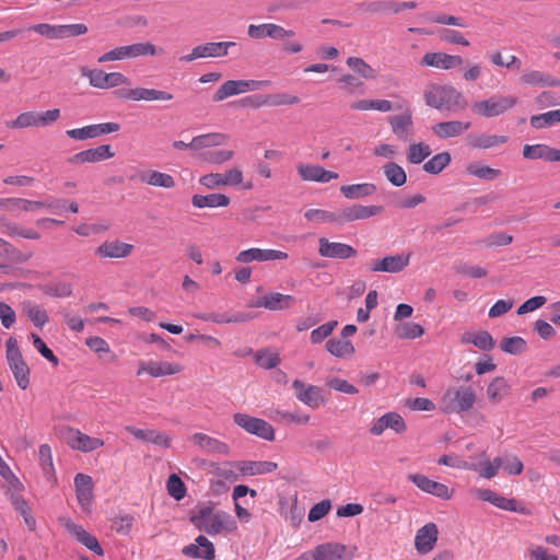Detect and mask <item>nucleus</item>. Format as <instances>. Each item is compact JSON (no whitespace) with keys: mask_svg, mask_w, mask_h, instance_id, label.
<instances>
[{"mask_svg":"<svg viewBox=\"0 0 560 560\" xmlns=\"http://www.w3.org/2000/svg\"><path fill=\"white\" fill-rule=\"evenodd\" d=\"M189 521L198 530L210 536L229 535L237 528L235 520L229 513L211 505L196 508L190 513Z\"/></svg>","mask_w":560,"mask_h":560,"instance_id":"1","label":"nucleus"},{"mask_svg":"<svg viewBox=\"0 0 560 560\" xmlns=\"http://www.w3.org/2000/svg\"><path fill=\"white\" fill-rule=\"evenodd\" d=\"M428 106L438 110L460 112L468 106L466 97L452 85H431L423 93Z\"/></svg>","mask_w":560,"mask_h":560,"instance_id":"2","label":"nucleus"},{"mask_svg":"<svg viewBox=\"0 0 560 560\" xmlns=\"http://www.w3.org/2000/svg\"><path fill=\"white\" fill-rule=\"evenodd\" d=\"M5 360L16 385L26 389L31 383V370L19 348L18 340L10 337L5 342Z\"/></svg>","mask_w":560,"mask_h":560,"instance_id":"3","label":"nucleus"},{"mask_svg":"<svg viewBox=\"0 0 560 560\" xmlns=\"http://www.w3.org/2000/svg\"><path fill=\"white\" fill-rule=\"evenodd\" d=\"M477 399L471 386L450 387L442 396L441 402L445 412L462 413L469 411Z\"/></svg>","mask_w":560,"mask_h":560,"instance_id":"4","label":"nucleus"},{"mask_svg":"<svg viewBox=\"0 0 560 560\" xmlns=\"http://www.w3.org/2000/svg\"><path fill=\"white\" fill-rule=\"evenodd\" d=\"M517 102L516 96L494 94L486 100L476 101L471 105V110L483 118H493L512 109Z\"/></svg>","mask_w":560,"mask_h":560,"instance_id":"5","label":"nucleus"},{"mask_svg":"<svg viewBox=\"0 0 560 560\" xmlns=\"http://www.w3.org/2000/svg\"><path fill=\"white\" fill-rule=\"evenodd\" d=\"M233 421L249 434L256 435L266 441H273L275 429L264 419L249 416L247 413L236 412L233 415Z\"/></svg>","mask_w":560,"mask_h":560,"instance_id":"6","label":"nucleus"},{"mask_svg":"<svg viewBox=\"0 0 560 560\" xmlns=\"http://www.w3.org/2000/svg\"><path fill=\"white\" fill-rule=\"evenodd\" d=\"M236 46L234 42H210L198 45L191 52L179 58L183 62H190L199 58H219L228 55L231 47Z\"/></svg>","mask_w":560,"mask_h":560,"instance_id":"7","label":"nucleus"},{"mask_svg":"<svg viewBox=\"0 0 560 560\" xmlns=\"http://www.w3.org/2000/svg\"><path fill=\"white\" fill-rule=\"evenodd\" d=\"M66 443L72 448L84 453L95 451L104 445V441L92 438L74 428H66L62 431Z\"/></svg>","mask_w":560,"mask_h":560,"instance_id":"8","label":"nucleus"},{"mask_svg":"<svg viewBox=\"0 0 560 560\" xmlns=\"http://www.w3.org/2000/svg\"><path fill=\"white\" fill-rule=\"evenodd\" d=\"M189 440L199 448L200 452L210 456H228L231 451L228 443L206 433H194Z\"/></svg>","mask_w":560,"mask_h":560,"instance_id":"9","label":"nucleus"},{"mask_svg":"<svg viewBox=\"0 0 560 560\" xmlns=\"http://www.w3.org/2000/svg\"><path fill=\"white\" fill-rule=\"evenodd\" d=\"M292 387L295 390V397L301 402L312 409H318L325 404L323 390L320 387L315 385H307L301 380H294Z\"/></svg>","mask_w":560,"mask_h":560,"instance_id":"10","label":"nucleus"},{"mask_svg":"<svg viewBox=\"0 0 560 560\" xmlns=\"http://www.w3.org/2000/svg\"><path fill=\"white\" fill-rule=\"evenodd\" d=\"M411 254L387 255L381 259L372 260L370 269L373 272L398 273L402 271L410 261Z\"/></svg>","mask_w":560,"mask_h":560,"instance_id":"11","label":"nucleus"},{"mask_svg":"<svg viewBox=\"0 0 560 560\" xmlns=\"http://www.w3.org/2000/svg\"><path fill=\"white\" fill-rule=\"evenodd\" d=\"M407 479L421 491L440 499L448 500L453 495V490H450L446 485L431 480L422 474H410L407 476Z\"/></svg>","mask_w":560,"mask_h":560,"instance_id":"12","label":"nucleus"},{"mask_svg":"<svg viewBox=\"0 0 560 560\" xmlns=\"http://www.w3.org/2000/svg\"><path fill=\"white\" fill-rule=\"evenodd\" d=\"M120 129L117 122H103L84 126L82 128L69 129L66 135L74 140L94 139L103 135L116 132Z\"/></svg>","mask_w":560,"mask_h":560,"instance_id":"13","label":"nucleus"},{"mask_svg":"<svg viewBox=\"0 0 560 560\" xmlns=\"http://www.w3.org/2000/svg\"><path fill=\"white\" fill-rule=\"evenodd\" d=\"M247 34L253 39L272 38L282 40L285 37H293L294 31L285 30L284 27L275 23L250 24L247 28Z\"/></svg>","mask_w":560,"mask_h":560,"instance_id":"14","label":"nucleus"},{"mask_svg":"<svg viewBox=\"0 0 560 560\" xmlns=\"http://www.w3.org/2000/svg\"><path fill=\"white\" fill-rule=\"evenodd\" d=\"M382 211V206L351 205L339 210V224L365 220L380 214Z\"/></svg>","mask_w":560,"mask_h":560,"instance_id":"15","label":"nucleus"},{"mask_svg":"<svg viewBox=\"0 0 560 560\" xmlns=\"http://www.w3.org/2000/svg\"><path fill=\"white\" fill-rule=\"evenodd\" d=\"M318 244V254L322 257L347 259L357 255V250L351 245L339 242H330L326 237H320Z\"/></svg>","mask_w":560,"mask_h":560,"instance_id":"16","label":"nucleus"},{"mask_svg":"<svg viewBox=\"0 0 560 560\" xmlns=\"http://www.w3.org/2000/svg\"><path fill=\"white\" fill-rule=\"evenodd\" d=\"M439 529L435 523H428L416 533L415 548L420 555L432 551L436 545Z\"/></svg>","mask_w":560,"mask_h":560,"instance_id":"17","label":"nucleus"},{"mask_svg":"<svg viewBox=\"0 0 560 560\" xmlns=\"http://www.w3.org/2000/svg\"><path fill=\"white\" fill-rule=\"evenodd\" d=\"M288 258L285 252L277 249L249 248L237 254L238 262L248 264L252 261L284 260Z\"/></svg>","mask_w":560,"mask_h":560,"instance_id":"18","label":"nucleus"},{"mask_svg":"<svg viewBox=\"0 0 560 560\" xmlns=\"http://www.w3.org/2000/svg\"><path fill=\"white\" fill-rule=\"evenodd\" d=\"M115 155L109 144H102L96 148L83 150L68 159L71 164L96 163Z\"/></svg>","mask_w":560,"mask_h":560,"instance_id":"19","label":"nucleus"},{"mask_svg":"<svg viewBox=\"0 0 560 560\" xmlns=\"http://www.w3.org/2000/svg\"><path fill=\"white\" fill-rule=\"evenodd\" d=\"M133 250V245L119 240L105 241L95 249V256L105 258H126Z\"/></svg>","mask_w":560,"mask_h":560,"instance_id":"20","label":"nucleus"},{"mask_svg":"<svg viewBox=\"0 0 560 560\" xmlns=\"http://www.w3.org/2000/svg\"><path fill=\"white\" fill-rule=\"evenodd\" d=\"M296 171L301 179L305 182L328 183L339 177L338 173L315 164H299Z\"/></svg>","mask_w":560,"mask_h":560,"instance_id":"21","label":"nucleus"},{"mask_svg":"<svg viewBox=\"0 0 560 560\" xmlns=\"http://www.w3.org/2000/svg\"><path fill=\"white\" fill-rule=\"evenodd\" d=\"M120 94L124 98L132 101H171L173 94L166 91L147 88H135L129 90H121Z\"/></svg>","mask_w":560,"mask_h":560,"instance_id":"22","label":"nucleus"},{"mask_svg":"<svg viewBox=\"0 0 560 560\" xmlns=\"http://www.w3.org/2000/svg\"><path fill=\"white\" fill-rule=\"evenodd\" d=\"M313 560H351L347 553V547L339 542H326L315 547L312 553Z\"/></svg>","mask_w":560,"mask_h":560,"instance_id":"23","label":"nucleus"},{"mask_svg":"<svg viewBox=\"0 0 560 560\" xmlns=\"http://www.w3.org/2000/svg\"><path fill=\"white\" fill-rule=\"evenodd\" d=\"M183 553L189 558L213 560L215 549L213 544L203 535H199L195 539V544H190L183 548Z\"/></svg>","mask_w":560,"mask_h":560,"instance_id":"24","label":"nucleus"},{"mask_svg":"<svg viewBox=\"0 0 560 560\" xmlns=\"http://www.w3.org/2000/svg\"><path fill=\"white\" fill-rule=\"evenodd\" d=\"M393 133L401 141H410L413 136V121L409 110L388 118Z\"/></svg>","mask_w":560,"mask_h":560,"instance_id":"25","label":"nucleus"},{"mask_svg":"<svg viewBox=\"0 0 560 560\" xmlns=\"http://www.w3.org/2000/svg\"><path fill=\"white\" fill-rule=\"evenodd\" d=\"M470 121L463 120H447L435 124L432 127V132L439 139H448L459 137L470 129Z\"/></svg>","mask_w":560,"mask_h":560,"instance_id":"26","label":"nucleus"},{"mask_svg":"<svg viewBox=\"0 0 560 560\" xmlns=\"http://www.w3.org/2000/svg\"><path fill=\"white\" fill-rule=\"evenodd\" d=\"M421 66L434 67L448 70L463 63L460 56L447 55L445 52H427L421 59Z\"/></svg>","mask_w":560,"mask_h":560,"instance_id":"27","label":"nucleus"},{"mask_svg":"<svg viewBox=\"0 0 560 560\" xmlns=\"http://www.w3.org/2000/svg\"><path fill=\"white\" fill-rule=\"evenodd\" d=\"M294 303V296L276 292L261 296L255 306L265 307L270 311H282L291 307Z\"/></svg>","mask_w":560,"mask_h":560,"instance_id":"28","label":"nucleus"},{"mask_svg":"<svg viewBox=\"0 0 560 560\" xmlns=\"http://www.w3.org/2000/svg\"><path fill=\"white\" fill-rule=\"evenodd\" d=\"M74 487L79 504L83 509H88L93 500L92 477L84 474H77L74 477Z\"/></svg>","mask_w":560,"mask_h":560,"instance_id":"29","label":"nucleus"},{"mask_svg":"<svg viewBox=\"0 0 560 560\" xmlns=\"http://www.w3.org/2000/svg\"><path fill=\"white\" fill-rule=\"evenodd\" d=\"M68 532L73 535L79 542L84 545L88 549L96 553L97 556H102L104 550L97 539L88 533L81 525H77L73 523L67 524Z\"/></svg>","mask_w":560,"mask_h":560,"instance_id":"30","label":"nucleus"},{"mask_svg":"<svg viewBox=\"0 0 560 560\" xmlns=\"http://www.w3.org/2000/svg\"><path fill=\"white\" fill-rule=\"evenodd\" d=\"M125 430L138 440L150 442L165 448L170 446V439L164 433L156 430H142L132 425L125 427Z\"/></svg>","mask_w":560,"mask_h":560,"instance_id":"31","label":"nucleus"},{"mask_svg":"<svg viewBox=\"0 0 560 560\" xmlns=\"http://www.w3.org/2000/svg\"><path fill=\"white\" fill-rule=\"evenodd\" d=\"M191 205L195 208H223L230 205V198L224 194H209V195H194L191 197Z\"/></svg>","mask_w":560,"mask_h":560,"instance_id":"32","label":"nucleus"},{"mask_svg":"<svg viewBox=\"0 0 560 560\" xmlns=\"http://www.w3.org/2000/svg\"><path fill=\"white\" fill-rule=\"evenodd\" d=\"M278 465L273 462L260 460H243L238 463V470L244 476L265 475L277 469Z\"/></svg>","mask_w":560,"mask_h":560,"instance_id":"33","label":"nucleus"},{"mask_svg":"<svg viewBox=\"0 0 560 560\" xmlns=\"http://www.w3.org/2000/svg\"><path fill=\"white\" fill-rule=\"evenodd\" d=\"M198 318L207 322H212L217 324H235V323H245L253 318L249 313H209L199 315Z\"/></svg>","mask_w":560,"mask_h":560,"instance_id":"34","label":"nucleus"},{"mask_svg":"<svg viewBox=\"0 0 560 560\" xmlns=\"http://www.w3.org/2000/svg\"><path fill=\"white\" fill-rule=\"evenodd\" d=\"M376 189V185L373 183H362L342 185L340 187V192L345 198L354 200L372 196L373 194H375Z\"/></svg>","mask_w":560,"mask_h":560,"instance_id":"35","label":"nucleus"},{"mask_svg":"<svg viewBox=\"0 0 560 560\" xmlns=\"http://www.w3.org/2000/svg\"><path fill=\"white\" fill-rule=\"evenodd\" d=\"M229 139V136L221 132H212L196 136L192 138V144L190 150L198 151L206 148L219 147L224 144Z\"/></svg>","mask_w":560,"mask_h":560,"instance_id":"36","label":"nucleus"},{"mask_svg":"<svg viewBox=\"0 0 560 560\" xmlns=\"http://www.w3.org/2000/svg\"><path fill=\"white\" fill-rule=\"evenodd\" d=\"M521 81L528 85L560 86V79L537 70L526 71L521 77Z\"/></svg>","mask_w":560,"mask_h":560,"instance_id":"37","label":"nucleus"},{"mask_svg":"<svg viewBox=\"0 0 560 560\" xmlns=\"http://www.w3.org/2000/svg\"><path fill=\"white\" fill-rule=\"evenodd\" d=\"M326 350L336 358L348 359L351 358L355 348L349 340L331 338L325 345Z\"/></svg>","mask_w":560,"mask_h":560,"instance_id":"38","label":"nucleus"},{"mask_svg":"<svg viewBox=\"0 0 560 560\" xmlns=\"http://www.w3.org/2000/svg\"><path fill=\"white\" fill-rule=\"evenodd\" d=\"M510 385L504 377H494L487 387L488 399L492 404H498L510 394Z\"/></svg>","mask_w":560,"mask_h":560,"instance_id":"39","label":"nucleus"},{"mask_svg":"<svg viewBox=\"0 0 560 560\" xmlns=\"http://www.w3.org/2000/svg\"><path fill=\"white\" fill-rule=\"evenodd\" d=\"M462 343H472L475 347L483 351H489L494 347V340L492 336L483 330L478 334L466 331L460 337Z\"/></svg>","mask_w":560,"mask_h":560,"instance_id":"40","label":"nucleus"},{"mask_svg":"<svg viewBox=\"0 0 560 560\" xmlns=\"http://www.w3.org/2000/svg\"><path fill=\"white\" fill-rule=\"evenodd\" d=\"M140 180L151 186L173 188L175 187V179L172 175L159 171H150L140 175Z\"/></svg>","mask_w":560,"mask_h":560,"instance_id":"41","label":"nucleus"},{"mask_svg":"<svg viewBox=\"0 0 560 560\" xmlns=\"http://www.w3.org/2000/svg\"><path fill=\"white\" fill-rule=\"evenodd\" d=\"M0 226L2 228V232L10 237H23L26 240H38L40 234L33 230L23 228L14 222L0 220Z\"/></svg>","mask_w":560,"mask_h":560,"instance_id":"42","label":"nucleus"},{"mask_svg":"<svg viewBox=\"0 0 560 560\" xmlns=\"http://www.w3.org/2000/svg\"><path fill=\"white\" fill-rule=\"evenodd\" d=\"M465 171L468 175L483 180H494L502 175L501 170L481 163H470Z\"/></svg>","mask_w":560,"mask_h":560,"instance_id":"43","label":"nucleus"},{"mask_svg":"<svg viewBox=\"0 0 560 560\" xmlns=\"http://www.w3.org/2000/svg\"><path fill=\"white\" fill-rule=\"evenodd\" d=\"M509 138L506 136L486 135L481 133L471 138L469 144L477 149H490L506 143Z\"/></svg>","mask_w":560,"mask_h":560,"instance_id":"44","label":"nucleus"},{"mask_svg":"<svg viewBox=\"0 0 560 560\" xmlns=\"http://www.w3.org/2000/svg\"><path fill=\"white\" fill-rule=\"evenodd\" d=\"M129 59L143 57V56H156L163 55L164 49L161 47H156L155 45L144 42V43H135L131 45H127Z\"/></svg>","mask_w":560,"mask_h":560,"instance_id":"45","label":"nucleus"},{"mask_svg":"<svg viewBox=\"0 0 560 560\" xmlns=\"http://www.w3.org/2000/svg\"><path fill=\"white\" fill-rule=\"evenodd\" d=\"M383 173L386 179L396 187H400L407 182L405 170L395 162L386 163L383 166Z\"/></svg>","mask_w":560,"mask_h":560,"instance_id":"46","label":"nucleus"},{"mask_svg":"<svg viewBox=\"0 0 560 560\" xmlns=\"http://www.w3.org/2000/svg\"><path fill=\"white\" fill-rule=\"evenodd\" d=\"M451 161L452 158L448 152L438 153L423 164V171L432 175H438L450 165Z\"/></svg>","mask_w":560,"mask_h":560,"instance_id":"47","label":"nucleus"},{"mask_svg":"<svg viewBox=\"0 0 560 560\" xmlns=\"http://www.w3.org/2000/svg\"><path fill=\"white\" fill-rule=\"evenodd\" d=\"M0 257L9 260L10 262L23 264L26 262L32 257V254L22 253L21 250L15 248L11 243L4 240L0 244Z\"/></svg>","mask_w":560,"mask_h":560,"instance_id":"48","label":"nucleus"},{"mask_svg":"<svg viewBox=\"0 0 560 560\" xmlns=\"http://www.w3.org/2000/svg\"><path fill=\"white\" fill-rule=\"evenodd\" d=\"M39 290L48 296L67 298L72 294V284L65 281L48 282L40 284Z\"/></svg>","mask_w":560,"mask_h":560,"instance_id":"49","label":"nucleus"},{"mask_svg":"<svg viewBox=\"0 0 560 560\" xmlns=\"http://www.w3.org/2000/svg\"><path fill=\"white\" fill-rule=\"evenodd\" d=\"M23 312L36 327L42 328L48 322L47 312L42 306L35 305L32 302L23 303Z\"/></svg>","mask_w":560,"mask_h":560,"instance_id":"50","label":"nucleus"},{"mask_svg":"<svg viewBox=\"0 0 560 560\" xmlns=\"http://www.w3.org/2000/svg\"><path fill=\"white\" fill-rule=\"evenodd\" d=\"M182 370L183 368L177 363L150 361V375L152 377L174 375L182 372Z\"/></svg>","mask_w":560,"mask_h":560,"instance_id":"51","label":"nucleus"},{"mask_svg":"<svg viewBox=\"0 0 560 560\" xmlns=\"http://www.w3.org/2000/svg\"><path fill=\"white\" fill-rule=\"evenodd\" d=\"M347 66L355 73L364 79H375L377 71L366 63L362 58L349 57L346 61Z\"/></svg>","mask_w":560,"mask_h":560,"instance_id":"52","label":"nucleus"},{"mask_svg":"<svg viewBox=\"0 0 560 560\" xmlns=\"http://www.w3.org/2000/svg\"><path fill=\"white\" fill-rule=\"evenodd\" d=\"M431 154L430 145L424 142L412 143L407 151V161L411 164H420Z\"/></svg>","mask_w":560,"mask_h":560,"instance_id":"53","label":"nucleus"},{"mask_svg":"<svg viewBox=\"0 0 560 560\" xmlns=\"http://www.w3.org/2000/svg\"><path fill=\"white\" fill-rule=\"evenodd\" d=\"M558 122H560V109L534 115L530 118V125L536 129L547 128Z\"/></svg>","mask_w":560,"mask_h":560,"instance_id":"54","label":"nucleus"},{"mask_svg":"<svg viewBox=\"0 0 560 560\" xmlns=\"http://www.w3.org/2000/svg\"><path fill=\"white\" fill-rule=\"evenodd\" d=\"M304 217L308 221L318 223H337L339 224V211L331 212L323 209H308L305 211Z\"/></svg>","mask_w":560,"mask_h":560,"instance_id":"55","label":"nucleus"},{"mask_svg":"<svg viewBox=\"0 0 560 560\" xmlns=\"http://www.w3.org/2000/svg\"><path fill=\"white\" fill-rule=\"evenodd\" d=\"M395 332L400 339H416L423 335L424 329L420 324L408 322L398 325Z\"/></svg>","mask_w":560,"mask_h":560,"instance_id":"56","label":"nucleus"},{"mask_svg":"<svg viewBox=\"0 0 560 560\" xmlns=\"http://www.w3.org/2000/svg\"><path fill=\"white\" fill-rule=\"evenodd\" d=\"M7 126L12 129L38 127V113H36V112L22 113L14 120L7 122Z\"/></svg>","mask_w":560,"mask_h":560,"instance_id":"57","label":"nucleus"},{"mask_svg":"<svg viewBox=\"0 0 560 560\" xmlns=\"http://www.w3.org/2000/svg\"><path fill=\"white\" fill-rule=\"evenodd\" d=\"M550 147L547 144H526L523 148V156L528 160H545L549 162Z\"/></svg>","mask_w":560,"mask_h":560,"instance_id":"58","label":"nucleus"},{"mask_svg":"<svg viewBox=\"0 0 560 560\" xmlns=\"http://www.w3.org/2000/svg\"><path fill=\"white\" fill-rule=\"evenodd\" d=\"M39 463L45 476L50 478L54 474L51 448L48 444H42L38 448Z\"/></svg>","mask_w":560,"mask_h":560,"instance_id":"59","label":"nucleus"},{"mask_svg":"<svg viewBox=\"0 0 560 560\" xmlns=\"http://www.w3.org/2000/svg\"><path fill=\"white\" fill-rule=\"evenodd\" d=\"M500 348L510 354H521L526 349V341L522 337H509L501 341Z\"/></svg>","mask_w":560,"mask_h":560,"instance_id":"60","label":"nucleus"},{"mask_svg":"<svg viewBox=\"0 0 560 560\" xmlns=\"http://www.w3.org/2000/svg\"><path fill=\"white\" fill-rule=\"evenodd\" d=\"M80 72L82 77L89 79V83L91 86L96 89H105V79L106 72L101 69H89L88 67H81Z\"/></svg>","mask_w":560,"mask_h":560,"instance_id":"61","label":"nucleus"},{"mask_svg":"<svg viewBox=\"0 0 560 560\" xmlns=\"http://www.w3.org/2000/svg\"><path fill=\"white\" fill-rule=\"evenodd\" d=\"M365 10L370 13H384L393 12L398 13L397 2L393 0H378L372 1L364 4Z\"/></svg>","mask_w":560,"mask_h":560,"instance_id":"62","label":"nucleus"},{"mask_svg":"<svg viewBox=\"0 0 560 560\" xmlns=\"http://www.w3.org/2000/svg\"><path fill=\"white\" fill-rule=\"evenodd\" d=\"M167 492L171 497H173L176 500H182L186 494V487L182 479L175 475L172 474L166 482Z\"/></svg>","mask_w":560,"mask_h":560,"instance_id":"63","label":"nucleus"},{"mask_svg":"<svg viewBox=\"0 0 560 560\" xmlns=\"http://www.w3.org/2000/svg\"><path fill=\"white\" fill-rule=\"evenodd\" d=\"M338 325L337 320L327 322L319 327L315 328L311 332V342L312 343H320L324 341L330 334L334 331L336 326Z\"/></svg>","mask_w":560,"mask_h":560,"instance_id":"64","label":"nucleus"}]
</instances>
